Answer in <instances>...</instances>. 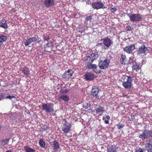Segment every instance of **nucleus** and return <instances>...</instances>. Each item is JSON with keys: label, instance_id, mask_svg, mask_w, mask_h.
Instances as JSON below:
<instances>
[{"label": "nucleus", "instance_id": "1", "mask_svg": "<svg viewBox=\"0 0 152 152\" xmlns=\"http://www.w3.org/2000/svg\"><path fill=\"white\" fill-rule=\"evenodd\" d=\"M127 15L131 21L137 23L142 20V16L139 13H127Z\"/></svg>", "mask_w": 152, "mask_h": 152}, {"label": "nucleus", "instance_id": "2", "mask_svg": "<svg viewBox=\"0 0 152 152\" xmlns=\"http://www.w3.org/2000/svg\"><path fill=\"white\" fill-rule=\"evenodd\" d=\"M139 138L144 140L152 137V132L148 129L144 130L138 136Z\"/></svg>", "mask_w": 152, "mask_h": 152}, {"label": "nucleus", "instance_id": "3", "mask_svg": "<svg viewBox=\"0 0 152 152\" xmlns=\"http://www.w3.org/2000/svg\"><path fill=\"white\" fill-rule=\"evenodd\" d=\"M110 61L107 59H105L104 60H99L98 66L102 69H106L108 68L109 66Z\"/></svg>", "mask_w": 152, "mask_h": 152}, {"label": "nucleus", "instance_id": "4", "mask_svg": "<svg viewBox=\"0 0 152 152\" xmlns=\"http://www.w3.org/2000/svg\"><path fill=\"white\" fill-rule=\"evenodd\" d=\"M54 104L52 103H43L42 105V110L47 113L52 112L54 111Z\"/></svg>", "mask_w": 152, "mask_h": 152}, {"label": "nucleus", "instance_id": "5", "mask_svg": "<svg viewBox=\"0 0 152 152\" xmlns=\"http://www.w3.org/2000/svg\"><path fill=\"white\" fill-rule=\"evenodd\" d=\"M125 77H126L127 80L123 83L122 86L126 89H129L132 86V77L130 76H127Z\"/></svg>", "mask_w": 152, "mask_h": 152}, {"label": "nucleus", "instance_id": "6", "mask_svg": "<svg viewBox=\"0 0 152 152\" xmlns=\"http://www.w3.org/2000/svg\"><path fill=\"white\" fill-rule=\"evenodd\" d=\"M92 8L94 9L98 10L100 9H104L107 8V7L104 5L103 3L100 1H97L96 2H93L92 4Z\"/></svg>", "mask_w": 152, "mask_h": 152}, {"label": "nucleus", "instance_id": "7", "mask_svg": "<svg viewBox=\"0 0 152 152\" xmlns=\"http://www.w3.org/2000/svg\"><path fill=\"white\" fill-rule=\"evenodd\" d=\"M101 41L102 42L103 44L105 46V48L107 49L113 44V42L110 38L108 37L106 38L101 39Z\"/></svg>", "mask_w": 152, "mask_h": 152}, {"label": "nucleus", "instance_id": "8", "mask_svg": "<svg viewBox=\"0 0 152 152\" xmlns=\"http://www.w3.org/2000/svg\"><path fill=\"white\" fill-rule=\"evenodd\" d=\"M71 125L69 123L65 121L62 127V131L66 133H69L71 131Z\"/></svg>", "mask_w": 152, "mask_h": 152}, {"label": "nucleus", "instance_id": "9", "mask_svg": "<svg viewBox=\"0 0 152 152\" xmlns=\"http://www.w3.org/2000/svg\"><path fill=\"white\" fill-rule=\"evenodd\" d=\"M148 49L145 45L144 44H142L139 47L137 51V53L138 54H145L148 52Z\"/></svg>", "mask_w": 152, "mask_h": 152}, {"label": "nucleus", "instance_id": "10", "mask_svg": "<svg viewBox=\"0 0 152 152\" xmlns=\"http://www.w3.org/2000/svg\"><path fill=\"white\" fill-rule=\"evenodd\" d=\"M99 92V88L96 86H94L92 87L91 94L93 96H95L96 98L99 99V96L98 95Z\"/></svg>", "mask_w": 152, "mask_h": 152}, {"label": "nucleus", "instance_id": "11", "mask_svg": "<svg viewBox=\"0 0 152 152\" xmlns=\"http://www.w3.org/2000/svg\"><path fill=\"white\" fill-rule=\"evenodd\" d=\"M55 0H45L44 1V4L48 8L53 7L55 4Z\"/></svg>", "mask_w": 152, "mask_h": 152}, {"label": "nucleus", "instance_id": "12", "mask_svg": "<svg viewBox=\"0 0 152 152\" xmlns=\"http://www.w3.org/2000/svg\"><path fill=\"white\" fill-rule=\"evenodd\" d=\"M96 50L100 52H104L107 49L102 43H98L95 46Z\"/></svg>", "mask_w": 152, "mask_h": 152}, {"label": "nucleus", "instance_id": "13", "mask_svg": "<svg viewBox=\"0 0 152 152\" xmlns=\"http://www.w3.org/2000/svg\"><path fill=\"white\" fill-rule=\"evenodd\" d=\"M74 72L72 69H69L65 72L62 75V77L63 78H71Z\"/></svg>", "mask_w": 152, "mask_h": 152}, {"label": "nucleus", "instance_id": "14", "mask_svg": "<svg viewBox=\"0 0 152 152\" xmlns=\"http://www.w3.org/2000/svg\"><path fill=\"white\" fill-rule=\"evenodd\" d=\"M118 150V147L114 145H109L107 148V151L108 152H117Z\"/></svg>", "mask_w": 152, "mask_h": 152}, {"label": "nucleus", "instance_id": "15", "mask_svg": "<svg viewBox=\"0 0 152 152\" xmlns=\"http://www.w3.org/2000/svg\"><path fill=\"white\" fill-rule=\"evenodd\" d=\"M134 48V45L133 44L124 48V50L128 53H131Z\"/></svg>", "mask_w": 152, "mask_h": 152}, {"label": "nucleus", "instance_id": "16", "mask_svg": "<svg viewBox=\"0 0 152 152\" xmlns=\"http://www.w3.org/2000/svg\"><path fill=\"white\" fill-rule=\"evenodd\" d=\"M85 78L87 80H92L94 77L93 73L91 72L87 73L84 75Z\"/></svg>", "mask_w": 152, "mask_h": 152}, {"label": "nucleus", "instance_id": "17", "mask_svg": "<svg viewBox=\"0 0 152 152\" xmlns=\"http://www.w3.org/2000/svg\"><path fill=\"white\" fill-rule=\"evenodd\" d=\"M99 56L96 53H93L88 56V58H89V62L90 63L93 62L94 61L98 58Z\"/></svg>", "mask_w": 152, "mask_h": 152}, {"label": "nucleus", "instance_id": "18", "mask_svg": "<svg viewBox=\"0 0 152 152\" xmlns=\"http://www.w3.org/2000/svg\"><path fill=\"white\" fill-rule=\"evenodd\" d=\"M132 63L133 64L132 67V69L133 70H135L137 72L140 68V64H137L134 61H133Z\"/></svg>", "mask_w": 152, "mask_h": 152}, {"label": "nucleus", "instance_id": "19", "mask_svg": "<svg viewBox=\"0 0 152 152\" xmlns=\"http://www.w3.org/2000/svg\"><path fill=\"white\" fill-rule=\"evenodd\" d=\"M59 99L66 102H68L69 99V96L66 95H61L59 97Z\"/></svg>", "mask_w": 152, "mask_h": 152}, {"label": "nucleus", "instance_id": "20", "mask_svg": "<svg viewBox=\"0 0 152 152\" xmlns=\"http://www.w3.org/2000/svg\"><path fill=\"white\" fill-rule=\"evenodd\" d=\"M53 143V147L54 149L56 150L57 149H58L60 147L58 142L56 140H55L52 142Z\"/></svg>", "mask_w": 152, "mask_h": 152}, {"label": "nucleus", "instance_id": "21", "mask_svg": "<svg viewBox=\"0 0 152 152\" xmlns=\"http://www.w3.org/2000/svg\"><path fill=\"white\" fill-rule=\"evenodd\" d=\"M22 72L24 75H30V71H29V69L26 67H24L23 70Z\"/></svg>", "mask_w": 152, "mask_h": 152}, {"label": "nucleus", "instance_id": "22", "mask_svg": "<svg viewBox=\"0 0 152 152\" xmlns=\"http://www.w3.org/2000/svg\"><path fill=\"white\" fill-rule=\"evenodd\" d=\"M126 61V57L125 55H122L121 58L120 59L121 63L122 64H125Z\"/></svg>", "mask_w": 152, "mask_h": 152}, {"label": "nucleus", "instance_id": "23", "mask_svg": "<svg viewBox=\"0 0 152 152\" xmlns=\"http://www.w3.org/2000/svg\"><path fill=\"white\" fill-rule=\"evenodd\" d=\"M97 66L95 64H87V67L90 69H94L96 68Z\"/></svg>", "mask_w": 152, "mask_h": 152}, {"label": "nucleus", "instance_id": "24", "mask_svg": "<svg viewBox=\"0 0 152 152\" xmlns=\"http://www.w3.org/2000/svg\"><path fill=\"white\" fill-rule=\"evenodd\" d=\"M104 108L101 106H99L97 108L96 110V113L98 114L100 113H103L104 111Z\"/></svg>", "mask_w": 152, "mask_h": 152}, {"label": "nucleus", "instance_id": "25", "mask_svg": "<svg viewBox=\"0 0 152 152\" xmlns=\"http://www.w3.org/2000/svg\"><path fill=\"white\" fill-rule=\"evenodd\" d=\"M93 16V15H92L87 16L85 19V21L84 22L86 24H88L87 21H89L91 22V20H92V18Z\"/></svg>", "mask_w": 152, "mask_h": 152}, {"label": "nucleus", "instance_id": "26", "mask_svg": "<svg viewBox=\"0 0 152 152\" xmlns=\"http://www.w3.org/2000/svg\"><path fill=\"white\" fill-rule=\"evenodd\" d=\"M7 39L6 36L1 35L0 36V43L2 44L3 42L6 41Z\"/></svg>", "mask_w": 152, "mask_h": 152}, {"label": "nucleus", "instance_id": "27", "mask_svg": "<svg viewBox=\"0 0 152 152\" xmlns=\"http://www.w3.org/2000/svg\"><path fill=\"white\" fill-rule=\"evenodd\" d=\"M24 148L26 152H35V151L30 147L26 146Z\"/></svg>", "mask_w": 152, "mask_h": 152}, {"label": "nucleus", "instance_id": "28", "mask_svg": "<svg viewBox=\"0 0 152 152\" xmlns=\"http://www.w3.org/2000/svg\"><path fill=\"white\" fill-rule=\"evenodd\" d=\"M145 149L141 148L139 146H137L135 149V152H145Z\"/></svg>", "mask_w": 152, "mask_h": 152}, {"label": "nucleus", "instance_id": "29", "mask_svg": "<svg viewBox=\"0 0 152 152\" xmlns=\"http://www.w3.org/2000/svg\"><path fill=\"white\" fill-rule=\"evenodd\" d=\"M10 139L9 138H6L2 140L1 142V144L2 145H5L8 144L9 141Z\"/></svg>", "mask_w": 152, "mask_h": 152}, {"label": "nucleus", "instance_id": "30", "mask_svg": "<svg viewBox=\"0 0 152 152\" xmlns=\"http://www.w3.org/2000/svg\"><path fill=\"white\" fill-rule=\"evenodd\" d=\"M0 27L4 29H7L8 28V26L6 23H3L2 21H1L0 23Z\"/></svg>", "mask_w": 152, "mask_h": 152}, {"label": "nucleus", "instance_id": "31", "mask_svg": "<svg viewBox=\"0 0 152 152\" xmlns=\"http://www.w3.org/2000/svg\"><path fill=\"white\" fill-rule=\"evenodd\" d=\"M32 42L30 38L27 39L25 42L24 43L25 45L26 46H28Z\"/></svg>", "mask_w": 152, "mask_h": 152}, {"label": "nucleus", "instance_id": "32", "mask_svg": "<svg viewBox=\"0 0 152 152\" xmlns=\"http://www.w3.org/2000/svg\"><path fill=\"white\" fill-rule=\"evenodd\" d=\"M30 39H31L32 42H39V41H38V40L39 39V38L37 36H35L33 37L30 38Z\"/></svg>", "mask_w": 152, "mask_h": 152}, {"label": "nucleus", "instance_id": "33", "mask_svg": "<svg viewBox=\"0 0 152 152\" xmlns=\"http://www.w3.org/2000/svg\"><path fill=\"white\" fill-rule=\"evenodd\" d=\"M39 144L42 147L44 148L45 147V142L42 139H40L39 141Z\"/></svg>", "mask_w": 152, "mask_h": 152}, {"label": "nucleus", "instance_id": "34", "mask_svg": "<svg viewBox=\"0 0 152 152\" xmlns=\"http://www.w3.org/2000/svg\"><path fill=\"white\" fill-rule=\"evenodd\" d=\"M77 29L79 32L81 33L83 32L85 30V28L81 26H79Z\"/></svg>", "mask_w": 152, "mask_h": 152}, {"label": "nucleus", "instance_id": "35", "mask_svg": "<svg viewBox=\"0 0 152 152\" xmlns=\"http://www.w3.org/2000/svg\"><path fill=\"white\" fill-rule=\"evenodd\" d=\"M148 151L152 152V141L149 142V143H148Z\"/></svg>", "mask_w": 152, "mask_h": 152}, {"label": "nucleus", "instance_id": "36", "mask_svg": "<svg viewBox=\"0 0 152 152\" xmlns=\"http://www.w3.org/2000/svg\"><path fill=\"white\" fill-rule=\"evenodd\" d=\"M118 126V129H121L123 128L125 126V125L124 124H121L120 123H118L116 125Z\"/></svg>", "mask_w": 152, "mask_h": 152}, {"label": "nucleus", "instance_id": "37", "mask_svg": "<svg viewBox=\"0 0 152 152\" xmlns=\"http://www.w3.org/2000/svg\"><path fill=\"white\" fill-rule=\"evenodd\" d=\"M5 94L4 93H1L0 94V101L5 98Z\"/></svg>", "mask_w": 152, "mask_h": 152}, {"label": "nucleus", "instance_id": "38", "mask_svg": "<svg viewBox=\"0 0 152 152\" xmlns=\"http://www.w3.org/2000/svg\"><path fill=\"white\" fill-rule=\"evenodd\" d=\"M52 46V43L51 42H50L48 43L45 46V48L47 47H51Z\"/></svg>", "mask_w": 152, "mask_h": 152}, {"label": "nucleus", "instance_id": "39", "mask_svg": "<svg viewBox=\"0 0 152 152\" xmlns=\"http://www.w3.org/2000/svg\"><path fill=\"white\" fill-rule=\"evenodd\" d=\"M15 98V96L13 95H9L7 96H6L5 98L10 99H12V98Z\"/></svg>", "mask_w": 152, "mask_h": 152}, {"label": "nucleus", "instance_id": "40", "mask_svg": "<svg viewBox=\"0 0 152 152\" xmlns=\"http://www.w3.org/2000/svg\"><path fill=\"white\" fill-rule=\"evenodd\" d=\"M43 39H44V41H47V42H48V40L50 39L49 37L48 36H44V37H43Z\"/></svg>", "mask_w": 152, "mask_h": 152}, {"label": "nucleus", "instance_id": "41", "mask_svg": "<svg viewBox=\"0 0 152 152\" xmlns=\"http://www.w3.org/2000/svg\"><path fill=\"white\" fill-rule=\"evenodd\" d=\"M48 129V127L47 126H44L43 127L42 129V132H43V131H45L47 130Z\"/></svg>", "mask_w": 152, "mask_h": 152}, {"label": "nucleus", "instance_id": "42", "mask_svg": "<svg viewBox=\"0 0 152 152\" xmlns=\"http://www.w3.org/2000/svg\"><path fill=\"white\" fill-rule=\"evenodd\" d=\"M117 10V9L115 7H112L111 8L110 12L112 13H114Z\"/></svg>", "mask_w": 152, "mask_h": 152}, {"label": "nucleus", "instance_id": "43", "mask_svg": "<svg viewBox=\"0 0 152 152\" xmlns=\"http://www.w3.org/2000/svg\"><path fill=\"white\" fill-rule=\"evenodd\" d=\"M126 28L127 31H131L133 28L129 25L127 26L126 27Z\"/></svg>", "mask_w": 152, "mask_h": 152}, {"label": "nucleus", "instance_id": "44", "mask_svg": "<svg viewBox=\"0 0 152 152\" xmlns=\"http://www.w3.org/2000/svg\"><path fill=\"white\" fill-rule=\"evenodd\" d=\"M105 117L107 119V120L109 119L110 118V117L108 115H106V116Z\"/></svg>", "mask_w": 152, "mask_h": 152}, {"label": "nucleus", "instance_id": "45", "mask_svg": "<svg viewBox=\"0 0 152 152\" xmlns=\"http://www.w3.org/2000/svg\"><path fill=\"white\" fill-rule=\"evenodd\" d=\"M104 122H105V123L106 124H109V121L107 120H105V121H104Z\"/></svg>", "mask_w": 152, "mask_h": 152}, {"label": "nucleus", "instance_id": "46", "mask_svg": "<svg viewBox=\"0 0 152 152\" xmlns=\"http://www.w3.org/2000/svg\"><path fill=\"white\" fill-rule=\"evenodd\" d=\"M106 118H105V116H103V119L105 121V120H106Z\"/></svg>", "mask_w": 152, "mask_h": 152}, {"label": "nucleus", "instance_id": "47", "mask_svg": "<svg viewBox=\"0 0 152 152\" xmlns=\"http://www.w3.org/2000/svg\"><path fill=\"white\" fill-rule=\"evenodd\" d=\"M4 152H12L11 150H7V151Z\"/></svg>", "mask_w": 152, "mask_h": 152}, {"label": "nucleus", "instance_id": "48", "mask_svg": "<svg viewBox=\"0 0 152 152\" xmlns=\"http://www.w3.org/2000/svg\"><path fill=\"white\" fill-rule=\"evenodd\" d=\"M67 92V90H65L64 91V93H66Z\"/></svg>", "mask_w": 152, "mask_h": 152}, {"label": "nucleus", "instance_id": "49", "mask_svg": "<svg viewBox=\"0 0 152 152\" xmlns=\"http://www.w3.org/2000/svg\"><path fill=\"white\" fill-rule=\"evenodd\" d=\"M1 48V45H0V48Z\"/></svg>", "mask_w": 152, "mask_h": 152}, {"label": "nucleus", "instance_id": "50", "mask_svg": "<svg viewBox=\"0 0 152 152\" xmlns=\"http://www.w3.org/2000/svg\"><path fill=\"white\" fill-rule=\"evenodd\" d=\"M129 61H130V63H131V60H130Z\"/></svg>", "mask_w": 152, "mask_h": 152}, {"label": "nucleus", "instance_id": "51", "mask_svg": "<svg viewBox=\"0 0 152 152\" xmlns=\"http://www.w3.org/2000/svg\"><path fill=\"white\" fill-rule=\"evenodd\" d=\"M3 114V115H4V114H6V113H4V114Z\"/></svg>", "mask_w": 152, "mask_h": 152}]
</instances>
